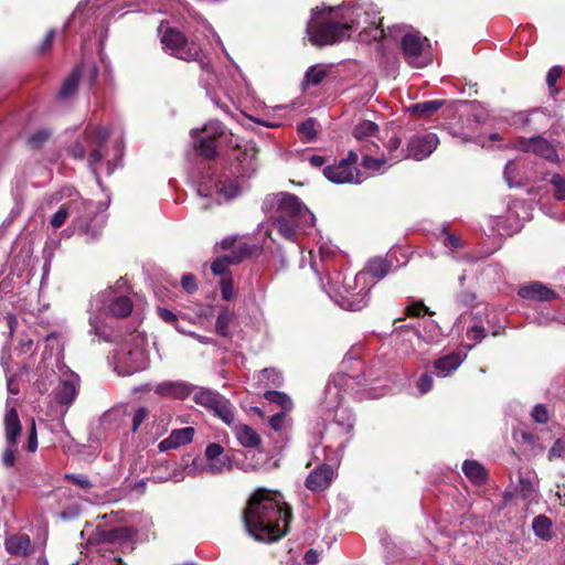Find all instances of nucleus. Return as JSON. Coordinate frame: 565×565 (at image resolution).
I'll return each instance as SVG.
<instances>
[{
    "instance_id": "e433bc0d",
    "label": "nucleus",
    "mask_w": 565,
    "mask_h": 565,
    "mask_svg": "<svg viewBox=\"0 0 565 565\" xmlns=\"http://www.w3.org/2000/svg\"><path fill=\"white\" fill-rule=\"evenodd\" d=\"M310 255H311V263H310L311 268H313L316 270V273L318 275H320L319 268H326L328 270L329 262L332 259V257L334 255V250L332 247L327 246V245L320 246L319 247V262L316 259V256L312 250L310 252Z\"/></svg>"
},
{
    "instance_id": "8fccbe9b",
    "label": "nucleus",
    "mask_w": 565,
    "mask_h": 565,
    "mask_svg": "<svg viewBox=\"0 0 565 565\" xmlns=\"http://www.w3.org/2000/svg\"><path fill=\"white\" fill-rule=\"evenodd\" d=\"M519 492L524 499H532L535 493V484L530 478L520 477Z\"/></svg>"
},
{
    "instance_id": "412c9836",
    "label": "nucleus",
    "mask_w": 565,
    "mask_h": 565,
    "mask_svg": "<svg viewBox=\"0 0 565 565\" xmlns=\"http://www.w3.org/2000/svg\"><path fill=\"white\" fill-rule=\"evenodd\" d=\"M79 386V379L75 374H70L63 379L55 390V399L58 404L70 406L75 399Z\"/></svg>"
},
{
    "instance_id": "9d476101",
    "label": "nucleus",
    "mask_w": 565,
    "mask_h": 565,
    "mask_svg": "<svg viewBox=\"0 0 565 565\" xmlns=\"http://www.w3.org/2000/svg\"><path fill=\"white\" fill-rule=\"evenodd\" d=\"M402 51L406 62L414 67H425L433 61L428 39L422 36L417 31H411L403 35Z\"/></svg>"
},
{
    "instance_id": "2f4dec72",
    "label": "nucleus",
    "mask_w": 565,
    "mask_h": 565,
    "mask_svg": "<svg viewBox=\"0 0 565 565\" xmlns=\"http://www.w3.org/2000/svg\"><path fill=\"white\" fill-rule=\"evenodd\" d=\"M466 477L475 484H483L487 481V472L482 465L475 460H466L462 465Z\"/></svg>"
},
{
    "instance_id": "864d4df0",
    "label": "nucleus",
    "mask_w": 565,
    "mask_h": 565,
    "mask_svg": "<svg viewBox=\"0 0 565 565\" xmlns=\"http://www.w3.org/2000/svg\"><path fill=\"white\" fill-rule=\"evenodd\" d=\"M269 426L275 431H284L287 428V418L284 413H278L269 418Z\"/></svg>"
},
{
    "instance_id": "de8ad7c7",
    "label": "nucleus",
    "mask_w": 565,
    "mask_h": 565,
    "mask_svg": "<svg viewBox=\"0 0 565 565\" xmlns=\"http://www.w3.org/2000/svg\"><path fill=\"white\" fill-rule=\"evenodd\" d=\"M565 456V434L558 437L553 446L550 448L547 458L548 460H553L555 458H564Z\"/></svg>"
},
{
    "instance_id": "a19ab883",
    "label": "nucleus",
    "mask_w": 565,
    "mask_h": 565,
    "mask_svg": "<svg viewBox=\"0 0 565 565\" xmlns=\"http://www.w3.org/2000/svg\"><path fill=\"white\" fill-rule=\"evenodd\" d=\"M328 74V70L323 65H315L307 70L303 83L306 85L320 84Z\"/></svg>"
},
{
    "instance_id": "6ab92c4d",
    "label": "nucleus",
    "mask_w": 565,
    "mask_h": 565,
    "mask_svg": "<svg viewBox=\"0 0 565 565\" xmlns=\"http://www.w3.org/2000/svg\"><path fill=\"white\" fill-rule=\"evenodd\" d=\"M333 469L328 465H320L309 473L306 479V487L315 492L329 488L333 479Z\"/></svg>"
},
{
    "instance_id": "774afa93",
    "label": "nucleus",
    "mask_w": 565,
    "mask_h": 565,
    "mask_svg": "<svg viewBox=\"0 0 565 565\" xmlns=\"http://www.w3.org/2000/svg\"><path fill=\"white\" fill-rule=\"evenodd\" d=\"M158 315L163 321H166L168 323H172L175 321V315L172 311H170L169 309L159 307Z\"/></svg>"
},
{
    "instance_id": "c03bdc74",
    "label": "nucleus",
    "mask_w": 565,
    "mask_h": 565,
    "mask_svg": "<svg viewBox=\"0 0 565 565\" xmlns=\"http://www.w3.org/2000/svg\"><path fill=\"white\" fill-rule=\"evenodd\" d=\"M234 258L228 255L218 257L212 263L211 270L216 276H221L222 278L227 277V267L234 264Z\"/></svg>"
},
{
    "instance_id": "5701e85b",
    "label": "nucleus",
    "mask_w": 565,
    "mask_h": 565,
    "mask_svg": "<svg viewBox=\"0 0 565 565\" xmlns=\"http://www.w3.org/2000/svg\"><path fill=\"white\" fill-rule=\"evenodd\" d=\"M518 294L527 300L551 301L556 298L555 291L540 281L520 287Z\"/></svg>"
},
{
    "instance_id": "f8f14e48",
    "label": "nucleus",
    "mask_w": 565,
    "mask_h": 565,
    "mask_svg": "<svg viewBox=\"0 0 565 565\" xmlns=\"http://www.w3.org/2000/svg\"><path fill=\"white\" fill-rule=\"evenodd\" d=\"M161 43L171 55L184 61H194L200 55L198 44L189 42L184 34L175 29H167L161 36Z\"/></svg>"
},
{
    "instance_id": "58836bf2",
    "label": "nucleus",
    "mask_w": 565,
    "mask_h": 565,
    "mask_svg": "<svg viewBox=\"0 0 565 565\" xmlns=\"http://www.w3.org/2000/svg\"><path fill=\"white\" fill-rule=\"evenodd\" d=\"M234 319V312L228 308H223L216 318L215 331L223 338L230 337V324Z\"/></svg>"
},
{
    "instance_id": "473e14b6",
    "label": "nucleus",
    "mask_w": 565,
    "mask_h": 565,
    "mask_svg": "<svg viewBox=\"0 0 565 565\" xmlns=\"http://www.w3.org/2000/svg\"><path fill=\"white\" fill-rule=\"evenodd\" d=\"M443 105L444 100H426L411 105L408 107V111L419 117L427 118L434 115L436 111H438L443 107Z\"/></svg>"
},
{
    "instance_id": "f3484780",
    "label": "nucleus",
    "mask_w": 565,
    "mask_h": 565,
    "mask_svg": "<svg viewBox=\"0 0 565 565\" xmlns=\"http://www.w3.org/2000/svg\"><path fill=\"white\" fill-rule=\"evenodd\" d=\"M239 192L237 181H230L228 183L220 181L214 188H209L205 184H200L198 193L205 199H212L216 204L223 201L234 199Z\"/></svg>"
},
{
    "instance_id": "09e8293b",
    "label": "nucleus",
    "mask_w": 565,
    "mask_h": 565,
    "mask_svg": "<svg viewBox=\"0 0 565 565\" xmlns=\"http://www.w3.org/2000/svg\"><path fill=\"white\" fill-rule=\"evenodd\" d=\"M562 67L556 65V66H553L552 68H550V71L547 72V75H546V84L550 88V92H551V95H555L558 93V88L555 87V83L557 82V79L561 77L562 75Z\"/></svg>"
},
{
    "instance_id": "72a5a7b5",
    "label": "nucleus",
    "mask_w": 565,
    "mask_h": 565,
    "mask_svg": "<svg viewBox=\"0 0 565 565\" xmlns=\"http://www.w3.org/2000/svg\"><path fill=\"white\" fill-rule=\"evenodd\" d=\"M503 175L510 188L521 186L524 182L522 168L515 160H510L507 162Z\"/></svg>"
},
{
    "instance_id": "f257e3e1",
    "label": "nucleus",
    "mask_w": 565,
    "mask_h": 565,
    "mask_svg": "<svg viewBox=\"0 0 565 565\" xmlns=\"http://www.w3.org/2000/svg\"><path fill=\"white\" fill-rule=\"evenodd\" d=\"M291 510L281 493L265 488L257 489L244 512L248 533L257 541L274 542L288 531Z\"/></svg>"
},
{
    "instance_id": "69168bd1",
    "label": "nucleus",
    "mask_w": 565,
    "mask_h": 565,
    "mask_svg": "<svg viewBox=\"0 0 565 565\" xmlns=\"http://www.w3.org/2000/svg\"><path fill=\"white\" fill-rule=\"evenodd\" d=\"M181 284H182V287L188 291V292H193L196 290L198 286H196V282H195V278L191 275V274H185L182 276V280H181Z\"/></svg>"
},
{
    "instance_id": "680f3d73",
    "label": "nucleus",
    "mask_w": 565,
    "mask_h": 565,
    "mask_svg": "<svg viewBox=\"0 0 565 565\" xmlns=\"http://www.w3.org/2000/svg\"><path fill=\"white\" fill-rule=\"evenodd\" d=\"M221 291L225 300H230L233 296V286L230 277H223L221 279Z\"/></svg>"
},
{
    "instance_id": "c85d7f7f",
    "label": "nucleus",
    "mask_w": 565,
    "mask_h": 565,
    "mask_svg": "<svg viewBox=\"0 0 565 565\" xmlns=\"http://www.w3.org/2000/svg\"><path fill=\"white\" fill-rule=\"evenodd\" d=\"M4 429L7 444H18L22 427L18 412L14 408L7 411L4 415Z\"/></svg>"
},
{
    "instance_id": "13d9d810",
    "label": "nucleus",
    "mask_w": 565,
    "mask_h": 565,
    "mask_svg": "<svg viewBox=\"0 0 565 565\" xmlns=\"http://www.w3.org/2000/svg\"><path fill=\"white\" fill-rule=\"evenodd\" d=\"M467 337L475 342H480L486 337V330L482 326L473 324L468 329Z\"/></svg>"
},
{
    "instance_id": "bb28decb",
    "label": "nucleus",
    "mask_w": 565,
    "mask_h": 565,
    "mask_svg": "<svg viewBox=\"0 0 565 565\" xmlns=\"http://www.w3.org/2000/svg\"><path fill=\"white\" fill-rule=\"evenodd\" d=\"M391 269V263L387 262L386 259L384 258H381V257H376V258H373V259H370L365 266V268L360 271L361 274H365V280L369 281V276L372 277L374 279L372 284V286L379 281L380 279L384 278L387 273L390 271Z\"/></svg>"
},
{
    "instance_id": "0eeeda50",
    "label": "nucleus",
    "mask_w": 565,
    "mask_h": 565,
    "mask_svg": "<svg viewBox=\"0 0 565 565\" xmlns=\"http://www.w3.org/2000/svg\"><path fill=\"white\" fill-rule=\"evenodd\" d=\"M95 214V206L90 201L83 199L68 201L60 206L52 215L50 224L53 228H60L67 220L73 216L74 230L87 237V241L95 239L100 235L102 226H90L88 221Z\"/></svg>"
},
{
    "instance_id": "a211bd4d",
    "label": "nucleus",
    "mask_w": 565,
    "mask_h": 565,
    "mask_svg": "<svg viewBox=\"0 0 565 565\" xmlns=\"http://www.w3.org/2000/svg\"><path fill=\"white\" fill-rule=\"evenodd\" d=\"M375 13V7L373 4H367L363 14L365 17L364 22L367 23L369 26L363 29L360 33L361 41L363 42L379 41L385 38V32L382 28V19H376Z\"/></svg>"
},
{
    "instance_id": "4c0bfd02",
    "label": "nucleus",
    "mask_w": 565,
    "mask_h": 565,
    "mask_svg": "<svg viewBox=\"0 0 565 565\" xmlns=\"http://www.w3.org/2000/svg\"><path fill=\"white\" fill-rule=\"evenodd\" d=\"M532 529L534 534L544 541L552 539V522L545 515H537L533 519Z\"/></svg>"
},
{
    "instance_id": "e2e57ef3",
    "label": "nucleus",
    "mask_w": 565,
    "mask_h": 565,
    "mask_svg": "<svg viewBox=\"0 0 565 565\" xmlns=\"http://www.w3.org/2000/svg\"><path fill=\"white\" fill-rule=\"evenodd\" d=\"M50 134L46 131V130H40L35 134H33L30 138H29V143L33 147H39L41 146L45 140H47Z\"/></svg>"
},
{
    "instance_id": "393cba45",
    "label": "nucleus",
    "mask_w": 565,
    "mask_h": 565,
    "mask_svg": "<svg viewBox=\"0 0 565 565\" xmlns=\"http://www.w3.org/2000/svg\"><path fill=\"white\" fill-rule=\"evenodd\" d=\"M6 550L9 554L25 557L33 552V545L26 534H13L6 539Z\"/></svg>"
},
{
    "instance_id": "7ed1b4c3",
    "label": "nucleus",
    "mask_w": 565,
    "mask_h": 565,
    "mask_svg": "<svg viewBox=\"0 0 565 565\" xmlns=\"http://www.w3.org/2000/svg\"><path fill=\"white\" fill-rule=\"evenodd\" d=\"M191 137L194 140L195 150L205 159L215 158L218 154V149L223 146L232 147V157L242 164L241 173L255 170L256 148L249 143L241 146L222 122L211 120L201 129H192Z\"/></svg>"
},
{
    "instance_id": "5fc2aeb1",
    "label": "nucleus",
    "mask_w": 565,
    "mask_h": 565,
    "mask_svg": "<svg viewBox=\"0 0 565 565\" xmlns=\"http://www.w3.org/2000/svg\"><path fill=\"white\" fill-rule=\"evenodd\" d=\"M406 315L409 317H419L422 315H433V312L423 302H413L406 308Z\"/></svg>"
},
{
    "instance_id": "ddd939ff",
    "label": "nucleus",
    "mask_w": 565,
    "mask_h": 565,
    "mask_svg": "<svg viewBox=\"0 0 565 565\" xmlns=\"http://www.w3.org/2000/svg\"><path fill=\"white\" fill-rule=\"evenodd\" d=\"M513 148L523 152H532L551 162L559 163V157L554 146L547 139L541 136L532 138H518L514 141Z\"/></svg>"
},
{
    "instance_id": "4468645a",
    "label": "nucleus",
    "mask_w": 565,
    "mask_h": 565,
    "mask_svg": "<svg viewBox=\"0 0 565 565\" xmlns=\"http://www.w3.org/2000/svg\"><path fill=\"white\" fill-rule=\"evenodd\" d=\"M438 145L439 139L434 132L416 134L407 141V156L411 159L420 161L429 157Z\"/></svg>"
},
{
    "instance_id": "6e6552de",
    "label": "nucleus",
    "mask_w": 565,
    "mask_h": 565,
    "mask_svg": "<svg viewBox=\"0 0 565 565\" xmlns=\"http://www.w3.org/2000/svg\"><path fill=\"white\" fill-rule=\"evenodd\" d=\"M192 398L195 404L204 407L207 412L220 418L227 426L234 425V406L230 399H227L218 392L205 387L194 386Z\"/></svg>"
},
{
    "instance_id": "49530a36",
    "label": "nucleus",
    "mask_w": 565,
    "mask_h": 565,
    "mask_svg": "<svg viewBox=\"0 0 565 565\" xmlns=\"http://www.w3.org/2000/svg\"><path fill=\"white\" fill-rule=\"evenodd\" d=\"M550 182L554 186V198L558 201L565 200V177L555 173Z\"/></svg>"
},
{
    "instance_id": "4d7b16f0",
    "label": "nucleus",
    "mask_w": 565,
    "mask_h": 565,
    "mask_svg": "<svg viewBox=\"0 0 565 565\" xmlns=\"http://www.w3.org/2000/svg\"><path fill=\"white\" fill-rule=\"evenodd\" d=\"M28 434H29V436H28L26 449L30 452H34L38 449V434H36L35 422L33 419L31 420V425H30Z\"/></svg>"
},
{
    "instance_id": "338daca9",
    "label": "nucleus",
    "mask_w": 565,
    "mask_h": 565,
    "mask_svg": "<svg viewBox=\"0 0 565 565\" xmlns=\"http://www.w3.org/2000/svg\"><path fill=\"white\" fill-rule=\"evenodd\" d=\"M54 36H55V31L54 30H50L46 33V36H45L44 41L39 46L40 53H45L46 51H49L51 49L53 40H54Z\"/></svg>"
},
{
    "instance_id": "f03ea898",
    "label": "nucleus",
    "mask_w": 565,
    "mask_h": 565,
    "mask_svg": "<svg viewBox=\"0 0 565 565\" xmlns=\"http://www.w3.org/2000/svg\"><path fill=\"white\" fill-rule=\"evenodd\" d=\"M264 210L273 214L274 228L288 241H296L300 233H307L316 222L315 215L300 199L288 192L267 195Z\"/></svg>"
},
{
    "instance_id": "bf43d9fd",
    "label": "nucleus",
    "mask_w": 565,
    "mask_h": 565,
    "mask_svg": "<svg viewBox=\"0 0 565 565\" xmlns=\"http://www.w3.org/2000/svg\"><path fill=\"white\" fill-rule=\"evenodd\" d=\"M417 388L420 394H426L433 388V377L431 375L425 373L423 374L418 382H417Z\"/></svg>"
},
{
    "instance_id": "c756f323",
    "label": "nucleus",
    "mask_w": 565,
    "mask_h": 565,
    "mask_svg": "<svg viewBox=\"0 0 565 565\" xmlns=\"http://www.w3.org/2000/svg\"><path fill=\"white\" fill-rule=\"evenodd\" d=\"M353 414L345 407H342L340 402L334 407V419L331 428L339 433L348 434L353 427Z\"/></svg>"
},
{
    "instance_id": "ea45409f",
    "label": "nucleus",
    "mask_w": 565,
    "mask_h": 565,
    "mask_svg": "<svg viewBox=\"0 0 565 565\" xmlns=\"http://www.w3.org/2000/svg\"><path fill=\"white\" fill-rule=\"evenodd\" d=\"M81 76H82V68L79 66H77L73 70V72L64 81V83L61 87V90H60L61 97L67 98L76 92Z\"/></svg>"
},
{
    "instance_id": "39448f33",
    "label": "nucleus",
    "mask_w": 565,
    "mask_h": 565,
    "mask_svg": "<svg viewBox=\"0 0 565 565\" xmlns=\"http://www.w3.org/2000/svg\"><path fill=\"white\" fill-rule=\"evenodd\" d=\"M340 276L338 273L335 278L328 277V288H323L329 297L345 310L358 311L364 308L372 288V284L365 280V274L344 275L341 284Z\"/></svg>"
},
{
    "instance_id": "37998d69",
    "label": "nucleus",
    "mask_w": 565,
    "mask_h": 565,
    "mask_svg": "<svg viewBox=\"0 0 565 565\" xmlns=\"http://www.w3.org/2000/svg\"><path fill=\"white\" fill-rule=\"evenodd\" d=\"M258 380L260 382H264L266 385H271L276 387H279L282 384V376L275 369H264L260 372Z\"/></svg>"
},
{
    "instance_id": "a878e982",
    "label": "nucleus",
    "mask_w": 565,
    "mask_h": 565,
    "mask_svg": "<svg viewBox=\"0 0 565 565\" xmlns=\"http://www.w3.org/2000/svg\"><path fill=\"white\" fill-rule=\"evenodd\" d=\"M235 434L237 441L246 448H255L260 445L259 435L248 425L236 424L231 426Z\"/></svg>"
},
{
    "instance_id": "20e7f679",
    "label": "nucleus",
    "mask_w": 565,
    "mask_h": 565,
    "mask_svg": "<svg viewBox=\"0 0 565 565\" xmlns=\"http://www.w3.org/2000/svg\"><path fill=\"white\" fill-rule=\"evenodd\" d=\"M353 17H360L358 10L316 7L307 24V34L313 45H331L350 36Z\"/></svg>"
},
{
    "instance_id": "b1692460",
    "label": "nucleus",
    "mask_w": 565,
    "mask_h": 565,
    "mask_svg": "<svg viewBox=\"0 0 565 565\" xmlns=\"http://www.w3.org/2000/svg\"><path fill=\"white\" fill-rule=\"evenodd\" d=\"M122 363L124 365L118 371L119 374L131 375L148 366V358L141 349H135L128 352Z\"/></svg>"
},
{
    "instance_id": "c9c22d12",
    "label": "nucleus",
    "mask_w": 565,
    "mask_h": 565,
    "mask_svg": "<svg viewBox=\"0 0 565 565\" xmlns=\"http://www.w3.org/2000/svg\"><path fill=\"white\" fill-rule=\"evenodd\" d=\"M362 153V166L367 170L380 171L384 166H392L385 154L373 157L379 151H360Z\"/></svg>"
},
{
    "instance_id": "2eb2a0df",
    "label": "nucleus",
    "mask_w": 565,
    "mask_h": 565,
    "mask_svg": "<svg viewBox=\"0 0 565 565\" xmlns=\"http://www.w3.org/2000/svg\"><path fill=\"white\" fill-rule=\"evenodd\" d=\"M379 126L371 120L359 121L353 130L352 135L359 143V151H379L381 140L379 137Z\"/></svg>"
},
{
    "instance_id": "9b49d317",
    "label": "nucleus",
    "mask_w": 565,
    "mask_h": 565,
    "mask_svg": "<svg viewBox=\"0 0 565 565\" xmlns=\"http://www.w3.org/2000/svg\"><path fill=\"white\" fill-rule=\"evenodd\" d=\"M356 163L358 153L354 150H350L345 159L334 164L327 166L323 169V174L329 181L337 184L361 183L364 178Z\"/></svg>"
},
{
    "instance_id": "79ce46f5",
    "label": "nucleus",
    "mask_w": 565,
    "mask_h": 565,
    "mask_svg": "<svg viewBox=\"0 0 565 565\" xmlns=\"http://www.w3.org/2000/svg\"><path fill=\"white\" fill-rule=\"evenodd\" d=\"M298 132L305 141H312L317 136V121L313 118L298 125Z\"/></svg>"
},
{
    "instance_id": "3c124183",
    "label": "nucleus",
    "mask_w": 565,
    "mask_h": 565,
    "mask_svg": "<svg viewBox=\"0 0 565 565\" xmlns=\"http://www.w3.org/2000/svg\"><path fill=\"white\" fill-rule=\"evenodd\" d=\"M532 418L539 424H546L550 420V414L545 405L537 404L532 409Z\"/></svg>"
},
{
    "instance_id": "423d86ee",
    "label": "nucleus",
    "mask_w": 565,
    "mask_h": 565,
    "mask_svg": "<svg viewBox=\"0 0 565 565\" xmlns=\"http://www.w3.org/2000/svg\"><path fill=\"white\" fill-rule=\"evenodd\" d=\"M90 331L104 341H108L109 335L104 331L103 317L126 318L132 311V302L128 297L116 295L113 288H108L90 301Z\"/></svg>"
},
{
    "instance_id": "4be33fe9",
    "label": "nucleus",
    "mask_w": 565,
    "mask_h": 565,
    "mask_svg": "<svg viewBox=\"0 0 565 565\" xmlns=\"http://www.w3.org/2000/svg\"><path fill=\"white\" fill-rule=\"evenodd\" d=\"M194 434L193 427L173 429L167 438L159 443L158 448L160 451L177 449L190 444L193 440Z\"/></svg>"
},
{
    "instance_id": "0e129e2a",
    "label": "nucleus",
    "mask_w": 565,
    "mask_h": 565,
    "mask_svg": "<svg viewBox=\"0 0 565 565\" xmlns=\"http://www.w3.org/2000/svg\"><path fill=\"white\" fill-rule=\"evenodd\" d=\"M34 342L32 339H21L15 349L20 355L33 352Z\"/></svg>"
},
{
    "instance_id": "1a4fd4ad",
    "label": "nucleus",
    "mask_w": 565,
    "mask_h": 565,
    "mask_svg": "<svg viewBox=\"0 0 565 565\" xmlns=\"http://www.w3.org/2000/svg\"><path fill=\"white\" fill-rule=\"evenodd\" d=\"M108 138V131L106 128L103 127H88L85 131V135L83 137V140L76 141L70 149L71 154L74 158L83 159L86 149L90 148L92 152L88 157V164L92 169V171L97 174V167L96 164L102 159V153L99 148L106 141ZM97 182H99V177L96 175Z\"/></svg>"
},
{
    "instance_id": "603ef678",
    "label": "nucleus",
    "mask_w": 565,
    "mask_h": 565,
    "mask_svg": "<svg viewBox=\"0 0 565 565\" xmlns=\"http://www.w3.org/2000/svg\"><path fill=\"white\" fill-rule=\"evenodd\" d=\"M17 445L18 444H7V447L2 454V463L6 467H13L15 462V454H17Z\"/></svg>"
},
{
    "instance_id": "f704fd0d",
    "label": "nucleus",
    "mask_w": 565,
    "mask_h": 565,
    "mask_svg": "<svg viewBox=\"0 0 565 565\" xmlns=\"http://www.w3.org/2000/svg\"><path fill=\"white\" fill-rule=\"evenodd\" d=\"M401 139L396 136L388 139L385 145L387 154H385L386 159L392 163H397L404 159H408L407 148L401 149Z\"/></svg>"
},
{
    "instance_id": "dca6fc26",
    "label": "nucleus",
    "mask_w": 565,
    "mask_h": 565,
    "mask_svg": "<svg viewBox=\"0 0 565 565\" xmlns=\"http://www.w3.org/2000/svg\"><path fill=\"white\" fill-rule=\"evenodd\" d=\"M206 465L204 471L211 475L222 473L232 468V460L224 452V448L215 443H212L205 448Z\"/></svg>"
},
{
    "instance_id": "6e6d98bb",
    "label": "nucleus",
    "mask_w": 565,
    "mask_h": 565,
    "mask_svg": "<svg viewBox=\"0 0 565 565\" xmlns=\"http://www.w3.org/2000/svg\"><path fill=\"white\" fill-rule=\"evenodd\" d=\"M64 478L72 481L75 486H77L82 489H89L92 487V482L89 481L88 477L85 475L67 473V475H65Z\"/></svg>"
},
{
    "instance_id": "cd10ccee",
    "label": "nucleus",
    "mask_w": 565,
    "mask_h": 565,
    "mask_svg": "<svg viewBox=\"0 0 565 565\" xmlns=\"http://www.w3.org/2000/svg\"><path fill=\"white\" fill-rule=\"evenodd\" d=\"M134 531L128 526H119L99 533V540L104 543L122 545L130 542Z\"/></svg>"
},
{
    "instance_id": "7c9ffc66",
    "label": "nucleus",
    "mask_w": 565,
    "mask_h": 565,
    "mask_svg": "<svg viewBox=\"0 0 565 565\" xmlns=\"http://www.w3.org/2000/svg\"><path fill=\"white\" fill-rule=\"evenodd\" d=\"M462 363V358L459 353H451L446 356L438 359L435 364V371L438 376L446 377L451 372L457 370L459 365Z\"/></svg>"
},
{
    "instance_id": "052dcab7",
    "label": "nucleus",
    "mask_w": 565,
    "mask_h": 565,
    "mask_svg": "<svg viewBox=\"0 0 565 565\" xmlns=\"http://www.w3.org/2000/svg\"><path fill=\"white\" fill-rule=\"evenodd\" d=\"M148 415V411L143 407L138 408L132 416V430L136 431L143 423Z\"/></svg>"
},
{
    "instance_id": "aec40b11",
    "label": "nucleus",
    "mask_w": 565,
    "mask_h": 565,
    "mask_svg": "<svg viewBox=\"0 0 565 565\" xmlns=\"http://www.w3.org/2000/svg\"><path fill=\"white\" fill-rule=\"evenodd\" d=\"M193 387L181 381H166L156 385L153 391L162 397L184 399L193 393Z\"/></svg>"
},
{
    "instance_id": "a18cd8bd",
    "label": "nucleus",
    "mask_w": 565,
    "mask_h": 565,
    "mask_svg": "<svg viewBox=\"0 0 565 565\" xmlns=\"http://www.w3.org/2000/svg\"><path fill=\"white\" fill-rule=\"evenodd\" d=\"M264 396L267 401L279 404L285 411H289L292 407L291 399L285 393L267 391Z\"/></svg>"
}]
</instances>
